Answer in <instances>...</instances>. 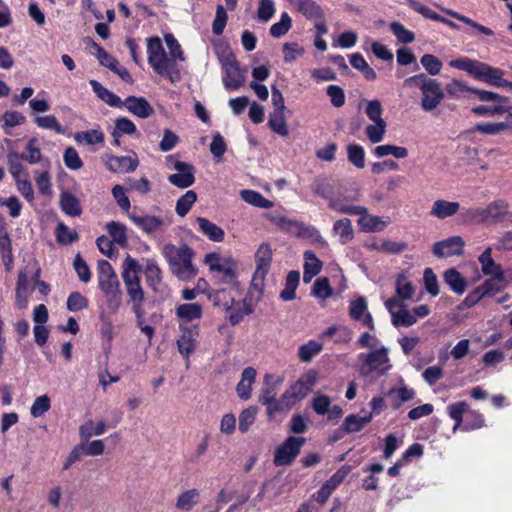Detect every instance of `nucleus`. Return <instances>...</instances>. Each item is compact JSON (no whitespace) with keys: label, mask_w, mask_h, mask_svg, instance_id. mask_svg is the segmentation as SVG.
<instances>
[{"label":"nucleus","mask_w":512,"mask_h":512,"mask_svg":"<svg viewBox=\"0 0 512 512\" xmlns=\"http://www.w3.org/2000/svg\"><path fill=\"white\" fill-rule=\"evenodd\" d=\"M148 62L157 74H163L170 66V58L166 55L158 37H152L147 42Z\"/></svg>","instance_id":"nucleus-7"},{"label":"nucleus","mask_w":512,"mask_h":512,"mask_svg":"<svg viewBox=\"0 0 512 512\" xmlns=\"http://www.w3.org/2000/svg\"><path fill=\"white\" fill-rule=\"evenodd\" d=\"M366 103L365 113L372 122H385L382 118L383 108L379 100H363Z\"/></svg>","instance_id":"nucleus-53"},{"label":"nucleus","mask_w":512,"mask_h":512,"mask_svg":"<svg viewBox=\"0 0 512 512\" xmlns=\"http://www.w3.org/2000/svg\"><path fill=\"white\" fill-rule=\"evenodd\" d=\"M196 221L202 233L206 235L210 240L214 242H222L224 240L225 234L221 227L203 217H198Z\"/></svg>","instance_id":"nucleus-28"},{"label":"nucleus","mask_w":512,"mask_h":512,"mask_svg":"<svg viewBox=\"0 0 512 512\" xmlns=\"http://www.w3.org/2000/svg\"><path fill=\"white\" fill-rule=\"evenodd\" d=\"M240 196L243 201L255 207L268 209L274 205L272 201L266 199L262 194L254 190H242Z\"/></svg>","instance_id":"nucleus-37"},{"label":"nucleus","mask_w":512,"mask_h":512,"mask_svg":"<svg viewBox=\"0 0 512 512\" xmlns=\"http://www.w3.org/2000/svg\"><path fill=\"white\" fill-rule=\"evenodd\" d=\"M464 241L460 236H452L445 240L436 242L432 252L438 258L448 256H461L464 253Z\"/></svg>","instance_id":"nucleus-9"},{"label":"nucleus","mask_w":512,"mask_h":512,"mask_svg":"<svg viewBox=\"0 0 512 512\" xmlns=\"http://www.w3.org/2000/svg\"><path fill=\"white\" fill-rule=\"evenodd\" d=\"M35 123L42 129L53 130L58 134L64 132L57 118L53 115L39 116L35 119Z\"/></svg>","instance_id":"nucleus-57"},{"label":"nucleus","mask_w":512,"mask_h":512,"mask_svg":"<svg viewBox=\"0 0 512 512\" xmlns=\"http://www.w3.org/2000/svg\"><path fill=\"white\" fill-rule=\"evenodd\" d=\"M348 160L357 168L362 169L365 166V152L362 146L358 144H349L347 146Z\"/></svg>","instance_id":"nucleus-49"},{"label":"nucleus","mask_w":512,"mask_h":512,"mask_svg":"<svg viewBox=\"0 0 512 512\" xmlns=\"http://www.w3.org/2000/svg\"><path fill=\"white\" fill-rule=\"evenodd\" d=\"M51 407V401L50 398L47 395H41L35 399L33 402L30 413L33 417H41L44 415L47 411H49Z\"/></svg>","instance_id":"nucleus-58"},{"label":"nucleus","mask_w":512,"mask_h":512,"mask_svg":"<svg viewBox=\"0 0 512 512\" xmlns=\"http://www.w3.org/2000/svg\"><path fill=\"white\" fill-rule=\"evenodd\" d=\"M177 316L186 322L201 318L202 307L198 303L182 304L177 307Z\"/></svg>","instance_id":"nucleus-40"},{"label":"nucleus","mask_w":512,"mask_h":512,"mask_svg":"<svg viewBox=\"0 0 512 512\" xmlns=\"http://www.w3.org/2000/svg\"><path fill=\"white\" fill-rule=\"evenodd\" d=\"M374 124H370L366 127L365 132L366 136L371 143H379L383 140V137L386 133V122H373Z\"/></svg>","instance_id":"nucleus-50"},{"label":"nucleus","mask_w":512,"mask_h":512,"mask_svg":"<svg viewBox=\"0 0 512 512\" xmlns=\"http://www.w3.org/2000/svg\"><path fill=\"white\" fill-rule=\"evenodd\" d=\"M390 29L393 32V34L396 36L397 40L401 43L408 44V43L413 42L415 39L413 32L406 29L399 22H392L390 24Z\"/></svg>","instance_id":"nucleus-59"},{"label":"nucleus","mask_w":512,"mask_h":512,"mask_svg":"<svg viewBox=\"0 0 512 512\" xmlns=\"http://www.w3.org/2000/svg\"><path fill=\"white\" fill-rule=\"evenodd\" d=\"M404 85L408 87H418L422 92L421 107L425 111L434 110L444 99V93L440 83L433 78H429L426 74L420 73L411 76L404 81Z\"/></svg>","instance_id":"nucleus-3"},{"label":"nucleus","mask_w":512,"mask_h":512,"mask_svg":"<svg viewBox=\"0 0 512 512\" xmlns=\"http://www.w3.org/2000/svg\"><path fill=\"white\" fill-rule=\"evenodd\" d=\"M275 13V5L273 0H259L257 17L261 22H268Z\"/></svg>","instance_id":"nucleus-60"},{"label":"nucleus","mask_w":512,"mask_h":512,"mask_svg":"<svg viewBox=\"0 0 512 512\" xmlns=\"http://www.w3.org/2000/svg\"><path fill=\"white\" fill-rule=\"evenodd\" d=\"M506 287V280L504 275L492 276L486 280L482 285L479 286L485 297L493 296Z\"/></svg>","instance_id":"nucleus-38"},{"label":"nucleus","mask_w":512,"mask_h":512,"mask_svg":"<svg viewBox=\"0 0 512 512\" xmlns=\"http://www.w3.org/2000/svg\"><path fill=\"white\" fill-rule=\"evenodd\" d=\"M130 219L133 221L135 225H137L139 228H141L144 232L147 234H152L157 229H159L163 224L164 221L160 217L156 216H135L131 215Z\"/></svg>","instance_id":"nucleus-26"},{"label":"nucleus","mask_w":512,"mask_h":512,"mask_svg":"<svg viewBox=\"0 0 512 512\" xmlns=\"http://www.w3.org/2000/svg\"><path fill=\"white\" fill-rule=\"evenodd\" d=\"M304 273L303 281L309 283L322 268V262L316 257L312 251H306L304 253Z\"/></svg>","instance_id":"nucleus-23"},{"label":"nucleus","mask_w":512,"mask_h":512,"mask_svg":"<svg viewBox=\"0 0 512 512\" xmlns=\"http://www.w3.org/2000/svg\"><path fill=\"white\" fill-rule=\"evenodd\" d=\"M503 75V70L485 64L480 80L490 85L500 87L501 85L507 84V80L503 78Z\"/></svg>","instance_id":"nucleus-34"},{"label":"nucleus","mask_w":512,"mask_h":512,"mask_svg":"<svg viewBox=\"0 0 512 512\" xmlns=\"http://www.w3.org/2000/svg\"><path fill=\"white\" fill-rule=\"evenodd\" d=\"M163 255L167 260L171 272L182 281H190L197 275V268L192 263L193 250L186 244L179 246L166 244L163 247Z\"/></svg>","instance_id":"nucleus-2"},{"label":"nucleus","mask_w":512,"mask_h":512,"mask_svg":"<svg viewBox=\"0 0 512 512\" xmlns=\"http://www.w3.org/2000/svg\"><path fill=\"white\" fill-rule=\"evenodd\" d=\"M257 412V407L250 406L240 413L238 426L240 432L245 433L249 430L256 419Z\"/></svg>","instance_id":"nucleus-52"},{"label":"nucleus","mask_w":512,"mask_h":512,"mask_svg":"<svg viewBox=\"0 0 512 512\" xmlns=\"http://www.w3.org/2000/svg\"><path fill=\"white\" fill-rule=\"evenodd\" d=\"M9 171L15 179L27 176V171L18 157V152L10 151L7 155Z\"/></svg>","instance_id":"nucleus-51"},{"label":"nucleus","mask_w":512,"mask_h":512,"mask_svg":"<svg viewBox=\"0 0 512 512\" xmlns=\"http://www.w3.org/2000/svg\"><path fill=\"white\" fill-rule=\"evenodd\" d=\"M450 66L466 71L476 79L480 80L481 74L486 63L472 60L469 58H459L450 61Z\"/></svg>","instance_id":"nucleus-18"},{"label":"nucleus","mask_w":512,"mask_h":512,"mask_svg":"<svg viewBox=\"0 0 512 512\" xmlns=\"http://www.w3.org/2000/svg\"><path fill=\"white\" fill-rule=\"evenodd\" d=\"M473 89L474 88L468 87L464 82L456 79H453L445 86L447 94L454 98L462 97L466 92L472 93Z\"/></svg>","instance_id":"nucleus-62"},{"label":"nucleus","mask_w":512,"mask_h":512,"mask_svg":"<svg viewBox=\"0 0 512 512\" xmlns=\"http://www.w3.org/2000/svg\"><path fill=\"white\" fill-rule=\"evenodd\" d=\"M300 273L298 271H290L286 277L285 288L280 293L283 301H292L296 297V289L299 285Z\"/></svg>","instance_id":"nucleus-31"},{"label":"nucleus","mask_w":512,"mask_h":512,"mask_svg":"<svg viewBox=\"0 0 512 512\" xmlns=\"http://www.w3.org/2000/svg\"><path fill=\"white\" fill-rule=\"evenodd\" d=\"M292 26V19L288 13H283L279 22L273 24L270 28V33L273 37L279 38L285 35Z\"/></svg>","instance_id":"nucleus-56"},{"label":"nucleus","mask_w":512,"mask_h":512,"mask_svg":"<svg viewBox=\"0 0 512 512\" xmlns=\"http://www.w3.org/2000/svg\"><path fill=\"white\" fill-rule=\"evenodd\" d=\"M374 154L379 157L392 155L397 159H404L408 156V150L403 146H395L390 144L379 145L374 149Z\"/></svg>","instance_id":"nucleus-41"},{"label":"nucleus","mask_w":512,"mask_h":512,"mask_svg":"<svg viewBox=\"0 0 512 512\" xmlns=\"http://www.w3.org/2000/svg\"><path fill=\"white\" fill-rule=\"evenodd\" d=\"M138 162L128 156H109L106 166L110 171L117 173L132 172L136 169Z\"/></svg>","instance_id":"nucleus-17"},{"label":"nucleus","mask_w":512,"mask_h":512,"mask_svg":"<svg viewBox=\"0 0 512 512\" xmlns=\"http://www.w3.org/2000/svg\"><path fill=\"white\" fill-rule=\"evenodd\" d=\"M420 62L425 70L432 76L440 73L442 68V62L432 54H424Z\"/></svg>","instance_id":"nucleus-61"},{"label":"nucleus","mask_w":512,"mask_h":512,"mask_svg":"<svg viewBox=\"0 0 512 512\" xmlns=\"http://www.w3.org/2000/svg\"><path fill=\"white\" fill-rule=\"evenodd\" d=\"M124 105L131 113L140 118H148L154 112L151 105L142 97L129 96Z\"/></svg>","instance_id":"nucleus-16"},{"label":"nucleus","mask_w":512,"mask_h":512,"mask_svg":"<svg viewBox=\"0 0 512 512\" xmlns=\"http://www.w3.org/2000/svg\"><path fill=\"white\" fill-rule=\"evenodd\" d=\"M109 235L112 241L120 246H124L127 242L126 227L125 225L112 221L106 225Z\"/></svg>","instance_id":"nucleus-47"},{"label":"nucleus","mask_w":512,"mask_h":512,"mask_svg":"<svg viewBox=\"0 0 512 512\" xmlns=\"http://www.w3.org/2000/svg\"><path fill=\"white\" fill-rule=\"evenodd\" d=\"M295 9L310 20H322L324 18L323 9L314 0H299Z\"/></svg>","instance_id":"nucleus-19"},{"label":"nucleus","mask_w":512,"mask_h":512,"mask_svg":"<svg viewBox=\"0 0 512 512\" xmlns=\"http://www.w3.org/2000/svg\"><path fill=\"white\" fill-rule=\"evenodd\" d=\"M372 420V413L365 416L348 415L343 422V429L346 433H354L360 431L367 423Z\"/></svg>","instance_id":"nucleus-36"},{"label":"nucleus","mask_w":512,"mask_h":512,"mask_svg":"<svg viewBox=\"0 0 512 512\" xmlns=\"http://www.w3.org/2000/svg\"><path fill=\"white\" fill-rule=\"evenodd\" d=\"M90 85L93 89V91L96 93V95L105 103H107L110 106H119L121 101L120 98L103 87L98 81L91 80Z\"/></svg>","instance_id":"nucleus-43"},{"label":"nucleus","mask_w":512,"mask_h":512,"mask_svg":"<svg viewBox=\"0 0 512 512\" xmlns=\"http://www.w3.org/2000/svg\"><path fill=\"white\" fill-rule=\"evenodd\" d=\"M322 349L323 345L321 343L311 340L299 347L298 357L302 362H310L314 356L322 351Z\"/></svg>","instance_id":"nucleus-44"},{"label":"nucleus","mask_w":512,"mask_h":512,"mask_svg":"<svg viewBox=\"0 0 512 512\" xmlns=\"http://www.w3.org/2000/svg\"><path fill=\"white\" fill-rule=\"evenodd\" d=\"M140 271L139 263L128 255L123 263L122 279L128 296L127 304L131 305V310L135 314L139 325L145 315L143 305L146 300L138 275Z\"/></svg>","instance_id":"nucleus-1"},{"label":"nucleus","mask_w":512,"mask_h":512,"mask_svg":"<svg viewBox=\"0 0 512 512\" xmlns=\"http://www.w3.org/2000/svg\"><path fill=\"white\" fill-rule=\"evenodd\" d=\"M271 379V375H265V386L262 388L261 393L259 395L258 401L267 406V412L269 415L274 414L275 412L280 410L279 402L276 400V386L275 384H270L269 380Z\"/></svg>","instance_id":"nucleus-13"},{"label":"nucleus","mask_w":512,"mask_h":512,"mask_svg":"<svg viewBox=\"0 0 512 512\" xmlns=\"http://www.w3.org/2000/svg\"><path fill=\"white\" fill-rule=\"evenodd\" d=\"M174 168L177 171V173L171 174L168 177V181L172 185L184 189L191 186L195 182V170L191 164L176 161L174 164Z\"/></svg>","instance_id":"nucleus-11"},{"label":"nucleus","mask_w":512,"mask_h":512,"mask_svg":"<svg viewBox=\"0 0 512 512\" xmlns=\"http://www.w3.org/2000/svg\"><path fill=\"white\" fill-rule=\"evenodd\" d=\"M88 42L90 43L91 48L94 50L93 53L96 55L101 65L116 73L125 82H133V79L128 70L124 67H121L117 59L108 54L99 44L94 42L92 39L88 38Z\"/></svg>","instance_id":"nucleus-8"},{"label":"nucleus","mask_w":512,"mask_h":512,"mask_svg":"<svg viewBox=\"0 0 512 512\" xmlns=\"http://www.w3.org/2000/svg\"><path fill=\"white\" fill-rule=\"evenodd\" d=\"M56 238L58 243L68 245L78 240V233L71 230L64 223H59L56 227Z\"/></svg>","instance_id":"nucleus-48"},{"label":"nucleus","mask_w":512,"mask_h":512,"mask_svg":"<svg viewBox=\"0 0 512 512\" xmlns=\"http://www.w3.org/2000/svg\"><path fill=\"white\" fill-rule=\"evenodd\" d=\"M268 125L278 135L287 136L289 134L285 110H274L269 116Z\"/></svg>","instance_id":"nucleus-33"},{"label":"nucleus","mask_w":512,"mask_h":512,"mask_svg":"<svg viewBox=\"0 0 512 512\" xmlns=\"http://www.w3.org/2000/svg\"><path fill=\"white\" fill-rule=\"evenodd\" d=\"M60 207L62 211L72 217H78L82 213V208L78 198L72 193L64 191L60 195Z\"/></svg>","instance_id":"nucleus-24"},{"label":"nucleus","mask_w":512,"mask_h":512,"mask_svg":"<svg viewBox=\"0 0 512 512\" xmlns=\"http://www.w3.org/2000/svg\"><path fill=\"white\" fill-rule=\"evenodd\" d=\"M282 230L294 237L315 238L319 236L318 230L314 227L305 226L303 223L289 218L286 220Z\"/></svg>","instance_id":"nucleus-15"},{"label":"nucleus","mask_w":512,"mask_h":512,"mask_svg":"<svg viewBox=\"0 0 512 512\" xmlns=\"http://www.w3.org/2000/svg\"><path fill=\"white\" fill-rule=\"evenodd\" d=\"M197 200V194L193 190L187 191L184 195H182L176 203L175 211L176 213L184 217L189 210L191 209L192 205Z\"/></svg>","instance_id":"nucleus-46"},{"label":"nucleus","mask_w":512,"mask_h":512,"mask_svg":"<svg viewBox=\"0 0 512 512\" xmlns=\"http://www.w3.org/2000/svg\"><path fill=\"white\" fill-rule=\"evenodd\" d=\"M414 292L415 290L412 283L408 281L403 274L398 275L396 279L397 297L404 302L405 300L411 299Z\"/></svg>","instance_id":"nucleus-45"},{"label":"nucleus","mask_w":512,"mask_h":512,"mask_svg":"<svg viewBox=\"0 0 512 512\" xmlns=\"http://www.w3.org/2000/svg\"><path fill=\"white\" fill-rule=\"evenodd\" d=\"M460 208L458 202H450L447 200H436L433 203L430 214L438 219H445L455 215Z\"/></svg>","instance_id":"nucleus-20"},{"label":"nucleus","mask_w":512,"mask_h":512,"mask_svg":"<svg viewBox=\"0 0 512 512\" xmlns=\"http://www.w3.org/2000/svg\"><path fill=\"white\" fill-rule=\"evenodd\" d=\"M465 217L475 223L493 224L502 222L509 216V203L504 199L490 202L486 207L467 209Z\"/></svg>","instance_id":"nucleus-4"},{"label":"nucleus","mask_w":512,"mask_h":512,"mask_svg":"<svg viewBox=\"0 0 512 512\" xmlns=\"http://www.w3.org/2000/svg\"><path fill=\"white\" fill-rule=\"evenodd\" d=\"M328 206L332 210L342 214L358 215L364 214L366 212V208L363 206H353L346 204L345 198L342 197L333 196L328 200Z\"/></svg>","instance_id":"nucleus-27"},{"label":"nucleus","mask_w":512,"mask_h":512,"mask_svg":"<svg viewBox=\"0 0 512 512\" xmlns=\"http://www.w3.org/2000/svg\"><path fill=\"white\" fill-rule=\"evenodd\" d=\"M200 501V491L196 488L182 492L176 501L175 507L180 511H191Z\"/></svg>","instance_id":"nucleus-21"},{"label":"nucleus","mask_w":512,"mask_h":512,"mask_svg":"<svg viewBox=\"0 0 512 512\" xmlns=\"http://www.w3.org/2000/svg\"><path fill=\"white\" fill-rule=\"evenodd\" d=\"M75 140L79 143L93 145L104 142V134L99 130H88L79 132L75 135Z\"/></svg>","instance_id":"nucleus-55"},{"label":"nucleus","mask_w":512,"mask_h":512,"mask_svg":"<svg viewBox=\"0 0 512 512\" xmlns=\"http://www.w3.org/2000/svg\"><path fill=\"white\" fill-rule=\"evenodd\" d=\"M97 271L99 288L102 292H109L111 290L120 288L117 274L108 261L100 260L98 262Z\"/></svg>","instance_id":"nucleus-12"},{"label":"nucleus","mask_w":512,"mask_h":512,"mask_svg":"<svg viewBox=\"0 0 512 512\" xmlns=\"http://www.w3.org/2000/svg\"><path fill=\"white\" fill-rule=\"evenodd\" d=\"M333 232L339 236V241L341 244L348 243L354 237L351 220L348 218L337 220L334 223Z\"/></svg>","instance_id":"nucleus-35"},{"label":"nucleus","mask_w":512,"mask_h":512,"mask_svg":"<svg viewBox=\"0 0 512 512\" xmlns=\"http://www.w3.org/2000/svg\"><path fill=\"white\" fill-rule=\"evenodd\" d=\"M256 270L258 275L267 274L272 260V249L268 243H262L256 252Z\"/></svg>","instance_id":"nucleus-22"},{"label":"nucleus","mask_w":512,"mask_h":512,"mask_svg":"<svg viewBox=\"0 0 512 512\" xmlns=\"http://www.w3.org/2000/svg\"><path fill=\"white\" fill-rule=\"evenodd\" d=\"M305 438L289 436L275 451L274 464L276 466H288L299 455Z\"/></svg>","instance_id":"nucleus-6"},{"label":"nucleus","mask_w":512,"mask_h":512,"mask_svg":"<svg viewBox=\"0 0 512 512\" xmlns=\"http://www.w3.org/2000/svg\"><path fill=\"white\" fill-rule=\"evenodd\" d=\"M256 379V370L247 367L241 374V380L236 386V392L240 399L248 400L251 397L252 385Z\"/></svg>","instance_id":"nucleus-14"},{"label":"nucleus","mask_w":512,"mask_h":512,"mask_svg":"<svg viewBox=\"0 0 512 512\" xmlns=\"http://www.w3.org/2000/svg\"><path fill=\"white\" fill-rule=\"evenodd\" d=\"M106 430V423L103 420L95 422L93 420L86 421L79 428V435L83 442H87L93 436H101Z\"/></svg>","instance_id":"nucleus-25"},{"label":"nucleus","mask_w":512,"mask_h":512,"mask_svg":"<svg viewBox=\"0 0 512 512\" xmlns=\"http://www.w3.org/2000/svg\"><path fill=\"white\" fill-rule=\"evenodd\" d=\"M146 282L154 291L162 282V272L154 260H149L145 267Z\"/></svg>","instance_id":"nucleus-39"},{"label":"nucleus","mask_w":512,"mask_h":512,"mask_svg":"<svg viewBox=\"0 0 512 512\" xmlns=\"http://www.w3.org/2000/svg\"><path fill=\"white\" fill-rule=\"evenodd\" d=\"M391 321L395 327H410L416 323V317L405 305L393 313Z\"/></svg>","instance_id":"nucleus-42"},{"label":"nucleus","mask_w":512,"mask_h":512,"mask_svg":"<svg viewBox=\"0 0 512 512\" xmlns=\"http://www.w3.org/2000/svg\"><path fill=\"white\" fill-rule=\"evenodd\" d=\"M510 129H512V125L508 122L482 123L476 125V130L486 135H495Z\"/></svg>","instance_id":"nucleus-54"},{"label":"nucleus","mask_w":512,"mask_h":512,"mask_svg":"<svg viewBox=\"0 0 512 512\" xmlns=\"http://www.w3.org/2000/svg\"><path fill=\"white\" fill-rule=\"evenodd\" d=\"M444 281L457 294H463L467 286L464 277L454 268L445 271Z\"/></svg>","instance_id":"nucleus-32"},{"label":"nucleus","mask_w":512,"mask_h":512,"mask_svg":"<svg viewBox=\"0 0 512 512\" xmlns=\"http://www.w3.org/2000/svg\"><path fill=\"white\" fill-rule=\"evenodd\" d=\"M358 357L363 363L361 368V373L363 375H369L371 372L389 361L388 349L386 347L375 349L368 354L361 353Z\"/></svg>","instance_id":"nucleus-10"},{"label":"nucleus","mask_w":512,"mask_h":512,"mask_svg":"<svg viewBox=\"0 0 512 512\" xmlns=\"http://www.w3.org/2000/svg\"><path fill=\"white\" fill-rule=\"evenodd\" d=\"M312 190L316 195L326 199L327 201L334 196L333 187L326 180H315L314 183L312 184Z\"/></svg>","instance_id":"nucleus-64"},{"label":"nucleus","mask_w":512,"mask_h":512,"mask_svg":"<svg viewBox=\"0 0 512 512\" xmlns=\"http://www.w3.org/2000/svg\"><path fill=\"white\" fill-rule=\"evenodd\" d=\"M222 68L225 71L223 83L226 88L236 90L244 84V74L239 63L230 51H224L219 57Z\"/></svg>","instance_id":"nucleus-5"},{"label":"nucleus","mask_w":512,"mask_h":512,"mask_svg":"<svg viewBox=\"0 0 512 512\" xmlns=\"http://www.w3.org/2000/svg\"><path fill=\"white\" fill-rule=\"evenodd\" d=\"M312 294L321 299H326L331 296L332 289L329 280L326 277L318 278L313 285Z\"/></svg>","instance_id":"nucleus-63"},{"label":"nucleus","mask_w":512,"mask_h":512,"mask_svg":"<svg viewBox=\"0 0 512 512\" xmlns=\"http://www.w3.org/2000/svg\"><path fill=\"white\" fill-rule=\"evenodd\" d=\"M491 254H492V249L490 247H488L479 256L478 260L481 263L483 273L486 275H491V276L504 275L501 266L493 260Z\"/></svg>","instance_id":"nucleus-29"},{"label":"nucleus","mask_w":512,"mask_h":512,"mask_svg":"<svg viewBox=\"0 0 512 512\" xmlns=\"http://www.w3.org/2000/svg\"><path fill=\"white\" fill-rule=\"evenodd\" d=\"M236 264L231 259H226L220 265L211 266L212 272H218L221 276L218 278L220 283H233L236 279Z\"/></svg>","instance_id":"nucleus-30"}]
</instances>
